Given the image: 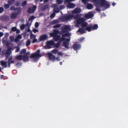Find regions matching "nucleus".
<instances>
[{"label": "nucleus", "mask_w": 128, "mask_h": 128, "mask_svg": "<svg viewBox=\"0 0 128 128\" xmlns=\"http://www.w3.org/2000/svg\"><path fill=\"white\" fill-rule=\"evenodd\" d=\"M22 38V36L20 35H18L15 38V41L16 42H18L19 40L21 39Z\"/></svg>", "instance_id": "nucleus-23"}, {"label": "nucleus", "mask_w": 128, "mask_h": 128, "mask_svg": "<svg viewBox=\"0 0 128 128\" xmlns=\"http://www.w3.org/2000/svg\"><path fill=\"white\" fill-rule=\"evenodd\" d=\"M16 27H13L12 28V30L13 31L15 32L16 30Z\"/></svg>", "instance_id": "nucleus-47"}, {"label": "nucleus", "mask_w": 128, "mask_h": 128, "mask_svg": "<svg viewBox=\"0 0 128 128\" xmlns=\"http://www.w3.org/2000/svg\"><path fill=\"white\" fill-rule=\"evenodd\" d=\"M12 58L11 57L9 58V64L13 63L14 62V61L13 60H12Z\"/></svg>", "instance_id": "nucleus-34"}, {"label": "nucleus", "mask_w": 128, "mask_h": 128, "mask_svg": "<svg viewBox=\"0 0 128 128\" xmlns=\"http://www.w3.org/2000/svg\"><path fill=\"white\" fill-rule=\"evenodd\" d=\"M63 44L64 47L67 48H69V43L66 42H63Z\"/></svg>", "instance_id": "nucleus-20"}, {"label": "nucleus", "mask_w": 128, "mask_h": 128, "mask_svg": "<svg viewBox=\"0 0 128 128\" xmlns=\"http://www.w3.org/2000/svg\"><path fill=\"white\" fill-rule=\"evenodd\" d=\"M10 4H5L4 5V7L6 9L8 8L9 7Z\"/></svg>", "instance_id": "nucleus-36"}, {"label": "nucleus", "mask_w": 128, "mask_h": 128, "mask_svg": "<svg viewBox=\"0 0 128 128\" xmlns=\"http://www.w3.org/2000/svg\"><path fill=\"white\" fill-rule=\"evenodd\" d=\"M100 5L102 6H105L106 8H108L110 6L109 4L106 3L105 0H102Z\"/></svg>", "instance_id": "nucleus-6"}, {"label": "nucleus", "mask_w": 128, "mask_h": 128, "mask_svg": "<svg viewBox=\"0 0 128 128\" xmlns=\"http://www.w3.org/2000/svg\"><path fill=\"white\" fill-rule=\"evenodd\" d=\"M55 47V45L52 40L48 41L47 42V45L45 47L46 48L48 49L52 48V46Z\"/></svg>", "instance_id": "nucleus-4"}, {"label": "nucleus", "mask_w": 128, "mask_h": 128, "mask_svg": "<svg viewBox=\"0 0 128 128\" xmlns=\"http://www.w3.org/2000/svg\"><path fill=\"white\" fill-rule=\"evenodd\" d=\"M80 44H75L73 45V48L74 50H76L80 48Z\"/></svg>", "instance_id": "nucleus-10"}, {"label": "nucleus", "mask_w": 128, "mask_h": 128, "mask_svg": "<svg viewBox=\"0 0 128 128\" xmlns=\"http://www.w3.org/2000/svg\"><path fill=\"white\" fill-rule=\"evenodd\" d=\"M85 30L88 31L89 32H90L92 30V25H90L89 26L86 27Z\"/></svg>", "instance_id": "nucleus-18"}, {"label": "nucleus", "mask_w": 128, "mask_h": 128, "mask_svg": "<svg viewBox=\"0 0 128 128\" xmlns=\"http://www.w3.org/2000/svg\"><path fill=\"white\" fill-rule=\"evenodd\" d=\"M1 65L4 67H6L7 66V64L6 62L4 61H1L0 62Z\"/></svg>", "instance_id": "nucleus-19"}, {"label": "nucleus", "mask_w": 128, "mask_h": 128, "mask_svg": "<svg viewBox=\"0 0 128 128\" xmlns=\"http://www.w3.org/2000/svg\"><path fill=\"white\" fill-rule=\"evenodd\" d=\"M26 52V50L25 49H24L21 50L20 51V53L22 54H23L25 53Z\"/></svg>", "instance_id": "nucleus-32"}, {"label": "nucleus", "mask_w": 128, "mask_h": 128, "mask_svg": "<svg viewBox=\"0 0 128 128\" xmlns=\"http://www.w3.org/2000/svg\"><path fill=\"white\" fill-rule=\"evenodd\" d=\"M65 8V6H64L63 5H60V6L59 7V8L60 10H62V9H63Z\"/></svg>", "instance_id": "nucleus-42"}, {"label": "nucleus", "mask_w": 128, "mask_h": 128, "mask_svg": "<svg viewBox=\"0 0 128 128\" xmlns=\"http://www.w3.org/2000/svg\"><path fill=\"white\" fill-rule=\"evenodd\" d=\"M85 19L82 18H80L76 21V23L78 24H81L83 22L85 21Z\"/></svg>", "instance_id": "nucleus-7"}, {"label": "nucleus", "mask_w": 128, "mask_h": 128, "mask_svg": "<svg viewBox=\"0 0 128 128\" xmlns=\"http://www.w3.org/2000/svg\"><path fill=\"white\" fill-rule=\"evenodd\" d=\"M93 16V14L91 12H89L88 14L85 15L84 17L86 18L89 19L92 18Z\"/></svg>", "instance_id": "nucleus-11"}, {"label": "nucleus", "mask_w": 128, "mask_h": 128, "mask_svg": "<svg viewBox=\"0 0 128 128\" xmlns=\"http://www.w3.org/2000/svg\"><path fill=\"white\" fill-rule=\"evenodd\" d=\"M56 23V20H54L52 22V24H54Z\"/></svg>", "instance_id": "nucleus-54"}, {"label": "nucleus", "mask_w": 128, "mask_h": 128, "mask_svg": "<svg viewBox=\"0 0 128 128\" xmlns=\"http://www.w3.org/2000/svg\"><path fill=\"white\" fill-rule=\"evenodd\" d=\"M22 65V63L20 62H19L16 64V66L18 67H19V66Z\"/></svg>", "instance_id": "nucleus-51"}, {"label": "nucleus", "mask_w": 128, "mask_h": 128, "mask_svg": "<svg viewBox=\"0 0 128 128\" xmlns=\"http://www.w3.org/2000/svg\"><path fill=\"white\" fill-rule=\"evenodd\" d=\"M64 36H62L61 38H60V40H59L60 41H61V42L65 40H66V38L64 37Z\"/></svg>", "instance_id": "nucleus-40"}, {"label": "nucleus", "mask_w": 128, "mask_h": 128, "mask_svg": "<svg viewBox=\"0 0 128 128\" xmlns=\"http://www.w3.org/2000/svg\"><path fill=\"white\" fill-rule=\"evenodd\" d=\"M36 8V6H34L32 7L29 8L28 10V12L29 13H32L34 12Z\"/></svg>", "instance_id": "nucleus-9"}, {"label": "nucleus", "mask_w": 128, "mask_h": 128, "mask_svg": "<svg viewBox=\"0 0 128 128\" xmlns=\"http://www.w3.org/2000/svg\"><path fill=\"white\" fill-rule=\"evenodd\" d=\"M16 32L17 33H19L20 32V30H17L16 29Z\"/></svg>", "instance_id": "nucleus-63"}, {"label": "nucleus", "mask_w": 128, "mask_h": 128, "mask_svg": "<svg viewBox=\"0 0 128 128\" xmlns=\"http://www.w3.org/2000/svg\"><path fill=\"white\" fill-rule=\"evenodd\" d=\"M50 35L53 37L54 39L56 40V30L55 29L54 31V32L50 34Z\"/></svg>", "instance_id": "nucleus-16"}, {"label": "nucleus", "mask_w": 128, "mask_h": 128, "mask_svg": "<svg viewBox=\"0 0 128 128\" xmlns=\"http://www.w3.org/2000/svg\"><path fill=\"white\" fill-rule=\"evenodd\" d=\"M47 36L46 35H43L40 36L39 40L40 41L45 40L47 38Z\"/></svg>", "instance_id": "nucleus-15"}, {"label": "nucleus", "mask_w": 128, "mask_h": 128, "mask_svg": "<svg viewBox=\"0 0 128 128\" xmlns=\"http://www.w3.org/2000/svg\"><path fill=\"white\" fill-rule=\"evenodd\" d=\"M29 56L26 55L24 54L23 56L22 60L24 62L28 61L29 60Z\"/></svg>", "instance_id": "nucleus-14"}, {"label": "nucleus", "mask_w": 128, "mask_h": 128, "mask_svg": "<svg viewBox=\"0 0 128 128\" xmlns=\"http://www.w3.org/2000/svg\"><path fill=\"white\" fill-rule=\"evenodd\" d=\"M61 24H56V28H60L61 27Z\"/></svg>", "instance_id": "nucleus-53"}, {"label": "nucleus", "mask_w": 128, "mask_h": 128, "mask_svg": "<svg viewBox=\"0 0 128 128\" xmlns=\"http://www.w3.org/2000/svg\"><path fill=\"white\" fill-rule=\"evenodd\" d=\"M56 2L58 4H61L62 2V0H56Z\"/></svg>", "instance_id": "nucleus-41"}, {"label": "nucleus", "mask_w": 128, "mask_h": 128, "mask_svg": "<svg viewBox=\"0 0 128 128\" xmlns=\"http://www.w3.org/2000/svg\"><path fill=\"white\" fill-rule=\"evenodd\" d=\"M88 23L86 22H84L81 24V25L82 27L84 28L88 25Z\"/></svg>", "instance_id": "nucleus-28"}, {"label": "nucleus", "mask_w": 128, "mask_h": 128, "mask_svg": "<svg viewBox=\"0 0 128 128\" xmlns=\"http://www.w3.org/2000/svg\"><path fill=\"white\" fill-rule=\"evenodd\" d=\"M27 4V2L26 1H24L23 3L22 4V5L23 6H24Z\"/></svg>", "instance_id": "nucleus-49"}, {"label": "nucleus", "mask_w": 128, "mask_h": 128, "mask_svg": "<svg viewBox=\"0 0 128 128\" xmlns=\"http://www.w3.org/2000/svg\"><path fill=\"white\" fill-rule=\"evenodd\" d=\"M84 38H80L79 40V41H80V42H81L83 41L84 40Z\"/></svg>", "instance_id": "nucleus-57"}, {"label": "nucleus", "mask_w": 128, "mask_h": 128, "mask_svg": "<svg viewBox=\"0 0 128 128\" xmlns=\"http://www.w3.org/2000/svg\"><path fill=\"white\" fill-rule=\"evenodd\" d=\"M82 1L84 4H87L88 2V0H82Z\"/></svg>", "instance_id": "nucleus-43"}, {"label": "nucleus", "mask_w": 128, "mask_h": 128, "mask_svg": "<svg viewBox=\"0 0 128 128\" xmlns=\"http://www.w3.org/2000/svg\"><path fill=\"white\" fill-rule=\"evenodd\" d=\"M92 0L94 2L96 3V5H97L99 3H100L101 4V2L102 0Z\"/></svg>", "instance_id": "nucleus-24"}, {"label": "nucleus", "mask_w": 128, "mask_h": 128, "mask_svg": "<svg viewBox=\"0 0 128 128\" xmlns=\"http://www.w3.org/2000/svg\"><path fill=\"white\" fill-rule=\"evenodd\" d=\"M74 15L72 14H66L60 17V20L62 22H65L68 21L70 19L73 18Z\"/></svg>", "instance_id": "nucleus-3"}, {"label": "nucleus", "mask_w": 128, "mask_h": 128, "mask_svg": "<svg viewBox=\"0 0 128 128\" xmlns=\"http://www.w3.org/2000/svg\"><path fill=\"white\" fill-rule=\"evenodd\" d=\"M18 15V14L15 12L12 13L11 15V17L12 18H16Z\"/></svg>", "instance_id": "nucleus-21"}, {"label": "nucleus", "mask_w": 128, "mask_h": 128, "mask_svg": "<svg viewBox=\"0 0 128 128\" xmlns=\"http://www.w3.org/2000/svg\"><path fill=\"white\" fill-rule=\"evenodd\" d=\"M33 31L34 32V33H36V32H38V30L37 29H34L33 30Z\"/></svg>", "instance_id": "nucleus-52"}, {"label": "nucleus", "mask_w": 128, "mask_h": 128, "mask_svg": "<svg viewBox=\"0 0 128 128\" xmlns=\"http://www.w3.org/2000/svg\"><path fill=\"white\" fill-rule=\"evenodd\" d=\"M11 50H12L11 49L9 48L8 49V50L7 51L6 55V57H8L10 55L11 53Z\"/></svg>", "instance_id": "nucleus-26"}, {"label": "nucleus", "mask_w": 128, "mask_h": 128, "mask_svg": "<svg viewBox=\"0 0 128 128\" xmlns=\"http://www.w3.org/2000/svg\"><path fill=\"white\" fill-rule=\"evenodd\" d=\"M61 42V41L59 40L56 43V48H58L59 47Z\"/></svg>", "instance_id": "nucleus-31"}, {"label": "nucleus", "mask_w": 128, "mask_h": 128, "mask_svg": "<svg viewBox=\"0 0 128 128\" xmlns=\"http://www.w3.org/2000/svg\"><path fill=\"white\" fill-rule=\"evenodd\" d=\"M93 7L92 5L90 4H88L86 6L87 8L89 10L92 9Z\"/></svg>", "instance_id": "nucleus-22"}, {"label": "nucleus", "mask_w": 128, "mask_h": 128, "mask_svg": "<svg viewBox=\"0 0 128 128\" xmlns=\"http://www.w3.org/2000/svg\"><path fill=\"white\" fill-rule=\"evenodd\" d=\"M17 8H15L14 6H12L10 7V9L12 10H17Z\"/></svg>", "instance_id": "nucleus-38"}, {"label": "nucleus", "mask_w": 128, "mask_h": 128, "mask_svg": "<svg viewBox=\"0 0 128 128\" xmlns=\"http://www.w3.org/2000/svg\"><path fill=\"white\" fill-rule=\"evenodd\" d=\"M4 35V34L2 32H0V37Z\"/></svg>", "instance_id": "nucleus-62"}, {"label": "nucleus", "mask_w": 128, "mask_h": 128, "mask_svg": "<svg viewBox=\"0 0 128 128\" xmlns=\"http://www.w3.org/2000/svg\"><path fill=\"white\" fill-rule=\"evenodd\" d=\"M39 25V23L37 22H36L35 24V26L36 28H37L38 27Z\"/></svg>", "instance_id": "nucleus-48"}, {"label": "nucleus", "mask_w": 128, "mask_h": 128, "mask_svg": "<svg viewBox=\"0 0 128 128\" xmlns=\"http://www.w3.org/2000/svg\"><path fill=\"white\" fill-rule=\"evenodd\" d=\"M92 30H96L98 27L97 24H94L93 26L92 25Z\"/></svg>", "instance_id": "nucleus-27"}, {"label": "nucleus", "mask_w": 128, "mask_h": 128, "mask_svg": "<svg viewBox=\"0 0 128 128\" xmlns=\"http://www.w3.org/2000/svg\"><path fill=\"white\" fill-rule=\"evenodd\" d=\"M68 6L70 8H73L75 6V4L73 3L69 2L68 4Z\"/></svg>", "instance_id": "nucleus-12"}, {"label": "nucleus", "mask_w": 128, "mask_h": 128, "mask_svg": "<svg viewBox=\"0 0 128 128\" xmlns=\"http://www.w3.org/2000/svg\"><path fill=\"white\" fill-rule=\"evenodd\" d=\"M58 55L59 56H63V54H62L60 52H59L58 53Z\"/></svg>", "instance_id": "nucleus-58"}, {"label": "nucleus", "mask_w": 128, "mask_h": 128, "mask_svg": "<svg viewBox=\"0 0 128 128\" xmlns=\"http://www.w3.org/2000/svg\"><path fill=\"white\" fill-rule=\"evenodd\" d=\"M61 30L60 34H62V36H70V34L68 32L71 30V29L70 26L64 25L61 27Z\"/></svg>", "instance_id": "nucleus-1"}, {"label": "nucleus", "mask_w": 128, "mask_h": 128, "mask_svg": "<svg viewBox=\"0 0 128 128\" xmlns=\"http://www.w3.org/2000/svg\"><path fill=\"white\" fill-rule=\"evenodd\" d=\"M31 43V42L30 40H28L26 43V46H28L29 45H30Z\"/></svg>", "instance_id": "nucleus-33"}, {"label": "nucleus", "mask_w": 128, "mask_h": 128, "mask_svg": "<svg viewBox=\"0 0 128 128\" xmlns=\"http://www.w3.org/2000/svg\"><path fill=\"white\" fill-rule=\"evenodd\" d=\"M59 10H60L58 8V6H56V13L58 12Z\"/></svg>", "instance_id": "nucleus-60"}, {"label": "nucleus", "mask_w": 128, "mask_h": 128, "mask_svg": "<svg viewBox=\"0 0 128 128\" xmlns=\"http://www.w3.org/2000/svg\"><path fill=\"white\" fill-rule=\"evenodd\" d=\"M25 26V25H24V24H22V25H21L20 26V27L21 29L22 30H24V29Z\"/></svg>", "instance_id": "nucleus-45"}, {"label": "nucleus", "mask_w": 128, "mask_h": 128, "mask_svg": "<svg viewBox=\"0 0 128 128\" xmlns=\"http://www.w3.org/2000/svg\"><path fill=\"white\" fill-rule=\"evenodd\" d=\"M55 15V13L54 12L52 13L50 15V17L51 18H53Z\"/></svg>", "instance_id": "nucleus-46"}, {"label": "nucleus", "mask_w": 128, "mask_h": 128, "mask_svg": "<svg viewBox=\"0 0 128 128\" xmlns=\"http://www.w3.org/2000/svg\"><path fill=\"white\" fill-rule=\"evenodd\" d=\"M96 11H98V12H100V9L99 7H98V5H96Z\"/></svg>", "instance_id": "nucleus-39"}, {"label": "nucleus", "mask_w": 128, "mask_h": 128, "mask_svg": "<svg viewBox=\"0 0 128 128\" xmlns=\"http://www.w3.org/2000/svg\"><path fill=\"white\" fill-rule=\"evenodd\" d=\"M20 50V48L18 47H17L16 48V52H18Z\"/></svg>", "instance_id": "nucleus-56"}, {"label": "nucleus", "mask_w": 128, "mask_h": 128, "mask_svg": "<svg viewBox=\"0 0 128 128\" xmlns=\"http://www.w3.org/2000/svg\"><path fill=\"white\" fill-rule=\"evenodd\" d=\"M70 38H66L65 40L66 41V42H68V43L70 41Z\"/></svg>", "instance_id": "nucleus-59"}, {"label": "nucleus", "mask_w": 128, "mask_h": 128, "mask_svg": "<svg viewBox=\"0 0 128 128\" xmlns=\"http://www.w3.org/2000/svg\"><path fill=\"white\" fill-rule=\"evenodd\" d=\"M84 30L85 29L82 28H80L77 32H79L81 34H83L85 32Z\"/></svg>", "instance_id": "nucleus-17"}, {"label": "nucleus", "mask_w": 128, "mask_h": 128, "mask_svg": "<svg viewBox=\"0 0 128 128\" xmlns=\"http://www.w3.org/2000/svg\"><path fill=\"white\" fill-rule=\"evenodd\" d=\"M49 58L52 61H54L55 60V56L51 53L49 54Z\"/></svg>", "instance_id": "nucleus-13"}, {"label": "nucleus", "mask_w": 128, "mask_h": 128, "mask_svg": "<svg viewBox=\"0 0 128 128\" xmlns=\"http://www.w3.org/2000/svg\"><path fill=\"white\" fill-rule=\"evenodd\" d=\"M10 41L12 42H14L15 40L14 37H13L12 36H10Z\"/></svg>", "instance_id": "nucleus-37"}, {"label": "nucleus", "mask_w": 128, "mask_h": 128, "mask_svg": "<svg viewBox=\"0 0 128 128\" xmlns=\"http://www.w3.org/2000/svg\"><path fill=\"white\" fill-rule=\"evenodd\" d=\"M34 17L33 16H32L29 19V20L32 21L34 18Z\"/></svg>", "instance_id": "nucleus-44"}, {"label": "nucleus", "mask_w": 128, "mask_h": 128, "mask_svg": "<svg viewBox=\"0 0 128 128\" xmlns=\"http://www.w3.org/2000/svg\"><path fill=\"white\" fill-rule=\"evenodd\" d=\"M79 17L80 16L79 15L76 14L75 16H74L73 18H74L75 19H78L79 18H80Z\"/></svg>", "instance_id": "nucleus-35"}, {"label": "nucleus", "mask_w": 128, "mask_h": 128, "mask_svg": "<svg viewBox=\"0 0 128 128\" xmlns=\"http://www.w3.org/2000/svg\"><path fill=\"white\" fill-rule=\"evenodd\" d=\"M59 31L56 30V41L59 40L60 38V36L57 34L59 33Z\"/></svg>", "instance_id": "nucleus-25"}, {"label": "nucleus", "mask_w": 128, "mask_h": 128, "mask_svg": "<svg viewBox=\"0 0 128 128\" xmlns=\"http://www.w3.org/2000/svg\"><path fill=\"white\" fill-rule=\"evenodd\" d=\"M17 59L19 60H22L23 56L21 55L17 56H16Z\"/></svg>", "instance_id": "nucleus-29"}, {"label": "nucleus", "mask_w": 128, "mask_h": 128, "mask_svg": "<svg viewBox=\"0 0 128 128\" xmlns=\"http://www.w3.org/2000/svg\"><path fill=\"white\" fill-rule=\"evenodd\" d=\"M40 50H38L35 53L32 54L30 56V58L34 61L38 60L42 56V55L40 54Z\"/></svg>", "instance_id": "nucleus-2"}, {"label": "nucleus", "mask_w": 128, "mask_h": 128, "mask_svg": "<svg viewBox=\"0 0 128 128\" xmlns=\"http://www.w3.org/2000/svg\"><path fill=\"white\" fill-rule=\"evenodd\" d=\"M51 52L54 54H56V50H54L52 51Z\"/></svg>", "instance_id": "nucleus-55"}, {"label": "nucleus", "mask_w": 128, "mask_h": 128, "mask_svg": "<svg viewBox=\"0 0 128 128\" xmlns=\"http://www.w3.org/2000/svg\"><path fill=\"white\" fill-rule=\"evenodd\" d=\"M82 11L81 9L80 8H76L72 12V13L74 14H79Z\"/></svg>", "instance_id": "nucleus-8"}, {"label": "nucleus", "mask_w": 128, "mask_h": 128, "mask_svg": "<svg viewBox=\"0 0 128 128\" xmlns=\"http://www.w3.org/2000/svg\"><path fill=\"white\" fill-rule=\"evenodd\" d=\"M6 40H4V38L3 39V40H2V42L3 43H6Z\"/></svg>", "instance_id": "nucleus-64"}, {"label": "nucleus", "mask_w": 128, "mask_h": 128, "mask_svg": "<svg viewBox=\"0 0 128 128\" xmlns=\"http://www.w3.org/2000/svg\"><path fill=\"white\" fill-rule=\"evenodd\" d=\"M36 36L35 35L31 34L30 36V39L32 40V43H34L35 42H36L37 41V40L36 38Z\"/></svg>", "instance_id": "nucleus-5"}, {"label": "nucleus", "mask_w": 128, "mask_h": 128, "mask_svg": "<svg viewBox=\"0 0 128 128\" xmlns=\"http://www.w3.org/2000/svg\"><path fill=\"white\" fill-rule=\"evenodd\" d=\"M60 57L58 56L56 57V60L60 61Z\"/></svg>", "instance_id": "nucleus-61"}, {"label": "nucleus", "mask_w": 128, "mask_h": 128, "mask_svg": "<svg viewBox=\"0 0 128 128\" xmlns=\"http://www.w3.org/2000/svg\"><path fill=\"white\" fill-rule=\"evenodd\" d=\"M14 1L15 0H10L8 1V3L10 5H11L14 3Z\"/></svg>", "instance_id": "nucleus-30"}, {"label": "nucleus", "mask_w": 128, "mask_h": 128, "mask_svg": "<svg viewBox=\"0 0 128 128\" xmlns=\"http://www.w3.org/2000/svg\"><path fill=\"white\" fill-rule=\"evenodd\" d=\"M4 10V8L3 7L0 8V13H2Z\"/></svg>", "instance_id": "nucleus-50"}]
</instances>
